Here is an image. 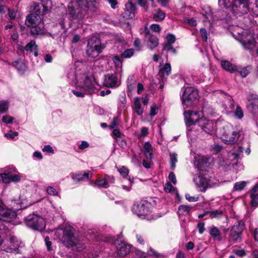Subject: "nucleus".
<instances>
[{
  "label": "nucleus",
  "instance_id": "obj_1",
  "mask_svg": "<svg viewBox=\"0 0 258 258\" xmlns=\"http://www.w3.org/2000/svg\"><path fill=\"white\" fill-rule=\"evenodd\" d=\"M99 0H74L68 6L67 14L71 20H80L89 13L96 12Z\"/></svg>",
  "mask_w": 258,
  "mask_h": 258
},
{
  "label": "nucleus",
  "instance_id": "obj_2",
  "mask_svg": "<svg viewBox=\"0 0 258 258\" xmlns=\"http://www.w3.org/2000/svg\"><path fill=\"white\" fill-rule=\"evenodd\" d=\"M48 8L43 5H35L33 11L26 18L25 24L30 27V33L35 37L45 33L43 23V15L48 12Z\"/></svg>",
  "mask_w": 258,
  "mask_h": 258
},
{
  "label": "nucleus",
  "instance_id": "obj_3",
  "mask_svg": "<svg viewBox=\"0 0 258 258\" xmlns=\"http://www.w3.org/2000/svg\"><path fill=\"white\" fill-rule=\"evenodd\" d=\"M57 232L62 234V241L63 244L73 250H81L84 247L83 244L74 235V229L70 226L66 227L64 229H59Z\"/></svg>",
  "mask_w": 258,
  "mask_h": 258
},
{
  "label": "nucleus",
  "instance_id": "obj_4",
  "mask_svg": "<svg viewBox=\"0 0 258 258\" xmlns=\"http://www.w3.org/2000/svg\"><path fill=\"white\" fill-rule=\"evenodd\" d=\"M77 89H80L86 91L88 94L95 93L97 91L95 87L96 82L91 75L83 74L76 77Z\"/></svg>",
  "mask_w": 258,
  "mask_h": 258
},
{
  "label": "nucleus",
  "instance_id": "obj_5",
  "mask_svg": "<svg viewBox=\"0 0 258 258\" xmlns=\"http://www.w3.org/2000/svg\"><path fill=\"white\" fill-rule=\"evenodd\" d=\"M218 4L220 7L224 8L231 7V11L235 16L247 12V5L242 0H219Z\"/></svg>",
  "mask_w": 258,
  "mask_h": 258
},
{
  "label": "nucleus",
  "instance_id": "obj_6",
  "mask_svg": "<svg viewBox=\"0 0 258 258\" xmlns=\"http://www.w3.org/2000/svg\"><path fill=\"white\" fill-rule=\"evenodd\" d=\"M221 138L225 143L227 144H235L242 138L241 136V132L234 130L230 125H227L223 127L221 131Z\"/></svg>",
  "mask_w": 258,
  "mask_h": 258
},
{
  "label": "nucleus",
  "instance_id": "obj_7",
  "mask_svg": "<svg viewBox=\"0 0 258 258\" xmlns=\"http://www.w3.org/2000/svg\"><path fill=\"white\" fill-rule=\"evenodd\" d=\"M102 47L100 39L93 36L88 40L86 47V53L91 58H95L101 52Z\"/></svg>",
  "mask_w": 258,
  "mask_h": 258
},
{
  "label": "nucleus",
  "instance_id": "obj_8",
  "mask_svg": "<svg viewBox=\"0 0 258 258\" xmlns=\"http://www.w3.org/2000/svg\"><path fill=\"white\" fill-rule=\"evenodd\" d=\"M22 246L21 241L14 235H10L5 240L3 249L7 252L18 253L20 252L19 248Z\"/></svg>",
  "mask_w": 258,
  "mask_h": 258
},
{
  "label": "nucleus",
  "instance_id": "obj_9",
  "mask_svg": "<svg viewBox=\"0 0 258 258\" xmlns=\"http://www.w3.org/2000/svg\"><path fill=\"white\" fill-rule=\"evenodd\" d=\"M25 223L27 226L40 231L43 230L46 226L44 219L36 214L27 216L25 219Z\"/></svg>",
  "mask_w": 258,
  "mask_h": 258
},
{
  "label": "nucleus",
  "instance_id": "obj_10",
  "mask_svg": "<svg viewBox=\"0 0 258 258\" xmlns=\"http://www.w3.org/2000/svg\"><path fill=\"white\" fill-rule=\"evenodd\" d=\"M198 97V92L197 89L191 87H185L182 95V105L188 107L191 105L192 102L197 99Z\"/></svg>",
  "mask_w": 258,
  "mask_h": 258
},
{
  "label": "nucleus",
  "instance_id": "obj_11",
  "mask_svg": "<svg viewBox=\"0 0 258 258\" xmlns=\"http://www.w3.org/2000/svg\"><path fill=\"white\" fill-rule=\"evenodd\" d=\"M240 34L238 40L243 48L245 49L252 50L255 46V41L252 35L246 31H242Z\"/></svg>",
  "mask_w": 258,
  "mask_h": 258
},
{
  "label": "nucleus",
  "instance_id": "obj_12",
  "mask_svg": "<svg viewBox=\"0 0 258 258\" xmlns=\"http://www.w3.org/2000/svg\"><path fill=\"white\" fill-rule=\"evenodd\" d=\"M132 211L139 217L148 215L151 212V205L146 201H142L134 205Z\"/></svg>",
  "mask_w": 258,
  "mask_h": 258
},
{
  "label": "nucleus",
  "instance_id": "obj_13",
  "mask_svg": "<svg viewBox=\"0 0 258 258\" xmlns=\"http://www.w3.org/2000/svg\"><path fill=\"white\" fill-rule=\"evenodd\" d=\"M244 223L242 221L235 223L230 231V240L237 242L241 239V235L243 230Z\"/></svg>",
  "mask_w": 258,
  "mask_h": 258
},
{
  "label": "nucleus",
  "instance_id": "obj_14",
  "mask_svg": "<svg viewBox=\"0 0 258 258\" xmlns=\"http://www.w3.org/2000/svg\"><path fill=\"white\" fill-rule=\"evenodd\" d=\"M199 126L205 133L209 135L214 134L217 130L216 122L206 118H201Z\"/></svg>",
  "mask_w": 258,
  "mask_h": 258
},
{
  "label": "nucleus",
  "instance_id": "obj_15",
  "mask_svg": "<svg viewBox=\"0 0 258 258\" xmlns=\"http://www.w3.org/2000/svg\"><path fill=\"white\" fill-rule=\"evenodd\" d=\"M16 213L12 210L6 209L3 203L0 201V229H1L2 221L10 222L16 218Z\"/></svg>",
  "mask_w": 258,
  "mask_h": 258
},
{
  "label": "nucleus",
  "instance_id": "obj_16",
  "mask_svg": "<svg viewBox=\"0 0 258 258\" xmlns=\"http://www.w3.org/2000/svg\"><path fill=\"white\" fill-rule=\"evenodd\" d=\"M184 120L187 126H191L197 123L199 125V121L201 118L200 112L188 110L184 112Z\"/></svg>",
  "mask_w": 258,
  "mask_h": 258
},
{
  "label": "nucleus",
  "instance_id": "obj_17",
  "mask_svg": "<svg viewBox=\"0 0 258 258\" xmlns=\"http://www.w3.org/2000/svg\"><path fill=\"white\" fill-rule=\"evenodd\" d=\"M247 108L253 115H258V97L256 94H249L247 97Z\"/></svg>",
  "mask_w": 258,
  "mask_h": 258
},
{
  "label": "nucleus",
  "instance_id": "obj_18",
  "mask_svg": "<svg viewBox=\"0 0 258 258\" xmlns=\"http://www.w3.org/2000/svg\"><path fill=\"white\" fill-rule=\"evenodd\" d=\"M114 244L116 247L117 254L120 256L127 255L131 250V246L126 243L120 241L118 239L114 241Z\"/></svg>",
  "mask_w": 258,
  "mask_h": 258
},
{
  "label": "nucleus",
  "instance_id": "obj_19",
  "mask_svg": "<svg viewBox=\"0 0 258 258\" xmlns=\"http://www.w3.org/2000/svg\"><path fill=\"white\" fill-rule=\"evenodd\" d=\"M194 182L200 191H205L209 185L207 179L201 175H195L194 177Z\"/></svg>",
  "mask_w": 258,
  "mask_h": 258
},
{
  "label": "nucleus",
  "instance_id": "obj_20",
  "mask_svg": "<svg viewBox=\"0 0 258 258\" xmlns=\"http://www.w3.org/2000/svg\"><path fill=\"white\" fill-rule=\"evenodd\" d=\"M104 85L106 87L113 88L119 85L115 74H107L105 76Z\"/></svg>",
  "mask_w": 258,
  "mask_h": 258
},
{
  "label": "nucleus",
  "instance_id": "obj_21",
  "mask_svg": "<svg viewBox=\"0 0 258 258\" xmlns=\"http://www.w3.org/2000/svg\"><path fill=\"white\" fill-rule=\"evenodd\" d=\"M209 161V158L198 156L195 158L194 165L196 167L198 168L199 169L203 170L205 167H208Z\"/></svg>",
  "mask_w": 258,
  "mask_h": 258
},
{
  "label": "nucleus",
  "instance_id": "obj_22",
  "mask_svg": "<svg viewBox=\"0 0 258 258\" xmlns=\"http://www.w3.org/2000/svg\"><path fill=\"white\" fill-rule=\"evenodd\" d=\"M137 10L136 6L131 2H128L125 5V11L124 13V17L126 19H133L135 17V14Z\"/></svg>",
  "mask_w": 258,
  "mask_h": 258
},
{
  "label": "nucleus",
  "instance_id": "obj_23",
  "mask_svg": "<svg viewBox=\"0 0 258 258\" xmlns=\"http://www.w3.org/2000/svg\"><path fill=\"white\" fill-rule=\"evenodd\" d=\"M201 114V118H206V117L215 116L217 113L209 105L205 104L202 108Z\"/></svg>",
  "mask_w": 258,
  "mask_h": 258
},
{
  "label": "nucleus",
  "instance_id": "obj_24",
  "mask_svg": "<svg viewBox=\"0 0 258 258\" xmlns=\"http://www.w3.org/2000/svg\"><path fill=\"white\" fill-rule=\"evenodd\" d=\"M251 203L253 207L258 206V183L255 184L251 190Z\"/></svg>",
  "mask_w": 258,
  "mask_h": 258
},
{
  "label": "nucleus",
  "instance_id": "obj_25",
  "mask_svg": "<svg viewBox=\"0 0 258 258\" xmlns=\"http://www.w3.org/2000/svg\"><path fill=\"white\" fill-rule=\"evenodd\" d=\"M134 109L136 113L139 115H142L144 112V108L141 105V98L137 97L134 100Z\"/></svg>",
  "mask_w": 258,
  "mask_h": 258
},
{
  "label": "nucleus",
  "instance_id": "obj_26",
  "mask_svg": "<svg viewBox=\"0 0 258 258\" xmlns=\"http://www.w3.org/2000/svg\"><path fill=\"white\" fill-rule=\"evenodd\" d=\"M159 44L158 39L154 35L149 34L148 38L147 46L150 49H153L158 46Z\"/></svg>",
  "mask_w": 258,
  "mask_h": 258
},
{
  "label": "nucleus",
  "instance_id": "obj_27",
  "mask_svg": "<svg viewBox=\"0 0 258 258\" xmlns=\"http://www.w3.org/2000/svg\"><path fill=\"white\" fill-rule=\"evenodd\" d=\"M12 65L20 74L24 73L27 68L25 63L21 59H18L14 61L12 63Z\"/></svg>",
  "mask_w": 258,
  "mask_h": 258
},
{
  "label": "nucleus",
  "instance_id": "obj_28",
  "mask_svg": "<svg viewBox=\"0 0 258 258\" xmlns=\"http://www.w3.org/2000/svg\"><path fill=\"white\" fill-rule=\"evenodd\" d=\"M210 234L214 239L217 241L222 240V234L220 231L215 226H212L210 230Z\"/></svg>",
  "mask_w": 258,
  "mask_h": 258
},
{
  "label": "nucleus",
  "instance_id": "obj_29",
  "mask_svg": "<svg viewBox=\"0 0 258 258\" xmlns=\"http://www.w3.org/2000/svg\"><path fill=\"white\" fill-rule=\"evenodd\" d=\"M110 179L114 180V178L109 176H105L104 178H100L98 179L96 181L95 184L98 186L107 188L108 186V181Z\"/></svg>",
  "mask_w": 258,
  "mask_h": 258
},
{
  "label": "nucleus",
  "instance_id": "obj_30",
  "mask_svg": "<svg viewBox=\"0 0 258 258\" xmlns=\"http://www.w3.org/2000/svg\"><path fill=\"white\" fill-rule=\"evenodd\" d=\"M144 154L147 160L151 161L153 158L152 148L151 145L149 142L145 143L144 145Z\"/></svg>",
  "mask_w": 258,
  "mask_h": 258
},
{
  "label": "nucleus",
  "instance_id": "obj_31",
  "mask_svg": "<svg viewBox=\"0 0 258 258\" xmlns=\"http://www.w3.org/2000/svg\"><path fill=\"white\" fill-rule=\"evenodd\" d=\"M171 68L169 63H166L162 69H161L159 72V76L164 78L166 76H168L171 73Z\"/></svg>",
  "mask_w": 258,
  "mask_h": 258
},
{
  "label": "nucleus",
  "instance_id": "obj_32",
  "mask_svg": "<svg viewBox=\"0 0 258 258\" xmlns=\"http://www.w3.org/2000/svg\"><path fill=\"white\" fill-rule=\"evenodd\" d=\"M215 95L219 97V94L225 96L226 100L228 102V106L230 109H233L234 107V101L232 99L231 97L228 94L224 93L222 91L217 90L214 92Z\"/></svg>",
  "mask_w": 258,
  "mask_h": 258
},
{
  "label": "nucleus",
  "instance_id": "obj_33",
  "mask_svg": "<svg viewBox=\"0 0 258 258\" xmlns=\"http://www.w3.org/2000/svg\"><path fill=\"white\" fill-rule=\"evenodd\" d=\"M221 64L223 69L230 73H233L237 70V67L228 61H222Z\"/></svg>",
  "mask_w": 258,
  "mask_h": 258
},
{
  "label": "nucleus",
  "instance_id": "obj_34",
  "mask_svg": "<svg viewBox=\"0 0 258 258\" xmlns=\"http://www.w3.org/2000/svg\"><path fill=\"white\" fill-rule=\"evenodd\" d=\"M72 178L75 181H80L83 180H88L89 172H86L84 174L79 173L72 176Z\"/></svg>",
  "mask_w": 258,
  "mask_h": 258
},
{
  "label": "nucleus",
  "instance_id": "obj_35",
  "mask_svg": "<svg viewBox=\"0 0 258 258\" xmlns=\"http://www.w3.org/2000/svg\"><path fill=\"white\" fill-rule=\"evenodd\" d=\"M112 61L114 64L116 71L121 72L122 71V60L121 56L115 55L112 58Z\"/></svg>",
  "mask_w": 258,
  "mask_h": 258
},
{
  "label": "nucleus",
  "instance_id": "obj_36",
  "mask_svg": "<svg viewBox=\"0 0 258 258\" xmlns=\"http://www.w3.org/2000/svg\"><path fill=\"white\" fill-rule=\"evenodd\" d=\"M165 17V13L160 9H157L156 10L153 14V19L155 21H161L164 19Z\"/></svg>",
  "mask_w": 258,
  "mask_h": 258
},
{
  "label": "nucleus",
  "instance_id": "obj_37",
  "mask_svg": "<svg viewBox=\"0 0 258 258\" xmlns=\"http://www.w3.org/2000/svg\"><path fill=\"white\" fill-rule=\"evenodd\" d=\"M191 207L188 205H180L178 207V214L179 215H186L191 210Z\"/></svg>",
  "mask_w": 258,
  "mask_h": 258
},
{
  "label": "nucleus",
  "instance_id": "obj_38",
  "mask_svg": "<svg viewBox=\"0 0 258 258\" xmlns=\"http://www.w3.org/2000/svg\"><path fill=\"white\" fill-rule=\"evenodd\" d=\"M169 156L170 168L173 170L175 168L176 163L177 162V154L175 153H170Z\"/></svg>",
  "mask_w": 258,
  "mask_h": 258
},
{
  "label": "nucleus",
  "instance_id": "obj_39",
  "mask_svg": "<svg viewBox=\"0 0 258 258\" xmlns=\"http://www.w3.org/2000/svg\"><path fill=\"white\" fill-rule=\"evenodd\" d=\"M236 71L237 72L242 78H245L250 73V68L249 67H244L239 69L237 68Z\"/></svg>",
  "mask_w": 258,
  "mask_h": 258
},
{
  "label": "nucleus",
  "instance_id": "obj_40",
  "mask_svg": "<svg viewBox=\"0 0 258 258\" xmlns=\"http://www.w3.org/2000/svg\"><path fill=\"white\" fill-rule=\"evenodd\" d=\"M37 45L36 44V42L34 40H31L30 42L26 44L24 47V50L27 51L37 50Z\"/></svg>",
  "mask_w": 258,
  "mask_h": 258
},
{
  "label": "nucleus",
  "instance_id": "obj_41",
  "mask_svg": "<svg viewBox=\"0 0 258 258\" xmlns=\"http://www.w3.org/2000/svg\"><path fill=\"white\" fill-rule=\"evenodd\" d=\"M11 174L12 172H5L1 174V177L4 183H9L11 182Z\"/></svg>",
  "mask_w": 258,
  "mask_h": 258
},
{
  "label": "nucleus",
  "instance_id": "obj_42",
  "mask_svg": "<svg viewBox=\"0 0 258 258\" xmlns=\"http://www.w3.org/2000/svg\"><path fill=\"white\" fill-rule=\"evenodd\" d=\"M134 50L133 49H126L121 54V57L122 58H130L134 55Z\"/></svg>",
  "mask_w": 258,
  "mask_h": 258
},
{
  "label": "nucleus",
  "instance_id": "obj_43",
  "mask_svg": "<svg viewBox=\"0 0 258 258\" xmlns=\"http://www.w3.org/2000/svg\"><path fill=\"white\" fill-rule=\"evenodd\" d=\"M234 116L238 119H241L243 117V112L239 106H237L234 112Z\"/></svg>",
  "mask_w": 258,
  "mask_h": 258
},
{
  "label": "nucleus",
  "instance_id": "obj_44",
  "mask_svg": "<svg viewBox=\"0 0 258 258\" xmlns=\"http://www.w3.org/2000/svg\"><path fill=\"white\" fill-rule=\"evenodd\" d=\"M246 182L242 181L240 182H237L235 183L234 188L235 190H241L243 189L244 187L246 186Z\"/></svg>",
  "mask_w": 258,
  "mask_h": 258
},
{
  "label": "nucleus",
  "instance_id": "obj_45",
  "mask_svg": "<svg viewBox=\"0 0 258 258\" xmlns=\"http://www.w3.org/2000/svg\"><path fill=\"white\" fill-rule=\"evenodd\" d=\"M9 108L8 102L5 101H0V114L7 111Z\"/></svg>",
  "mask_w": 258,
  "mask_h": 258
},
{
  "label": "nucleus",
  "instance_id": "obj_46",
  "mask_svg": "<svg viewBox=\"0 0 258 258\" xmlns=\"http://www.w3.org/2000/svg\"><path fill=\"white\" fill-rule=\"evenodd\" d=\"M222 215L223 212L221 210L210 211V216L212 218H220Z\"/></svg>",
  "mask_w": 258,
  "mask_h": 258
},
{
  "label": "nucleus",
  "instance_id": "obj_47",
  "mask_svg": "<svg viewBox=\"0 0 258 258\" xmlns=\"http://www.w3.org/2000/svg\"><path fill=\"white\" fill-rule=\"evenodd\" d=\"M118 171L123 177H126L129 173V170L125 166H122L118 168Z\"/></svg>",
  "mask_w": 258,
  "mask_h": 258
},
{
  "label": "nucleus",
  "instance_id": "obj_48",
  "mask_svg": "<svg viewBox=\"0 0 258 258\" xmlns=\"http://www.w3.org/2000/svg\"><path fill=\"white\" fill-rule=\"evenodd\" d=\"M79 90H73V94L78 97H84L85 94H88L86 91L78 89Z\"/></svg>",
  "mask_w": 258,
  "mask_h": 258
},
{
  "label": "nucleus",
  "instance_id": "obj_49",
  "mask_svg": "<svg viewBox=\"0 0 258 258\" xmlns=\"http://www.w3.org/2000/svg\"><path fill=\"white\" fill-rule=\"evenodd\" d=\"M46 191L48 194L50 196H57L58 192L52 186H49L46 188Z\"/></svg>",
  "mask_w": 258,
  "mask_h": 258
},
{
  "label": "nucleus",
  "instance_id": "obj_50",
  "mask_svg": "<svg viewBox=\"0 0 258 258\" xmlns=\"http://www.w3.org/2000/svg\"><path fill=\"white\" fill-rule=\"evenodd\" d=\"M21 179V176L20 174H14L12 173L11 174V182H18L20 181Z\"/></svg>",
  "mask_w": 258,
  "mask_h": 258
},
{
  "label": "nucleus",
  "instance_id": "obj_51",
  "mask_svg": "<svg viewBox=\"0 0 258 258\" xmlns=\"http://www.w3.org/2000/svg\"><path fill=\"white\" fill-rule=\"evenodd\" d=\"M137 4L139 6L144 8L146 10L148 8L147 0H138Z\"/></svg>",
  "mask_w": 258,
  "mask_h": 258
},
{
  "label": "nucleus",
  "instance_id": "obj_52",
  "mask_svg": "<svg viewBox=\"0 0 258 258\" xmlns=\"http://www.w3.org/2000/svg\"><path fill=\"white\" fill-rule=\"evenodd\" d=\"M45 245L47 247V249L48 251H51L52 250V248L51 246L52 242L51 241L49 240V237L47 236L44 239Z\"/></svg>",
  "mask_w": 258,
  "mask_h": 258
},
{
  "label": "nucleus",
  "instance_id": "obj_53",
  "mask_svg": "<svg viewBox=\"0 0 258 258\" xmlns=\"http://www.w3.org/2000/svg\"><path fill=\"white\" fill-rule=\"evenodd\" d=\"M172 44L170 43H166L164 46V50L166 51H171L173 53H175L176 50L175 49L172 47Z\"/></svg>",
  "mask_w": 258,
  "mask_h": 258
},
{
  "label": "nucleus",
  "instance_id": "obj_54",
  "mask_svg": "<svg viewBox=\"0 0 258 258\" xmlns=\"http://www.w3.org/2000/svg\"><path fill=\"white\" fill-rule=\"evenodd\" d=\"M197 228L199 230V233L202 234H203L205 230V223L204 222H199L197 225Z\"/></svg>",
  "mask_w": 258,
  "mask_h": 258
},
{
  "label": "nucleus",
  "instance_id": "obj_55",
  "mask_svg": "<svg viewBox=\"0 0 258 258\" xmlns=\"http://www.w3.org/2000/svg\"><path fill=\"white\" fill-rule=\"evenodd\" d=\"M14 118L9 115H4L3 117L2 120L6 123H11L13 122Z\"/></svg>",
  "mask_w": 258,
  "mask_h": 258
},
{
  "label": "nucleus",
  "instance_id": "obj_56",
  "mask_svg": "<svg viewBox=\"0 0 258 258\" xmlns=\"http://www.w3.org/2000/svg\"><path fill=\"white\" fill-rule=\"evenodd\" d=\"M184 22L185 23L188 24L189 25H190L191 26H195L197 24V21H196V20L194 18H191V19L185 18L184 19Z\"/></svg>",
  "mask_w": 258,
  "mask_h": 258
},
{
  "label": "nucleus",
  "instance_id": "obj_57",
  "mask_svg": "<svg viewBox=\"0 0 258 258\" xmlns=\"http://www.w3.org/2000/svg\"><path fill=\"white\" fill-rule=\"evenodd\" d=\"M158 109L157 106L155 104H154L151 107L150 115L151 117L157 113Z\"/></svg>",
  "mask_w": 258,
  "mask_h": 258
},
{
  "label": "nucleus",
  "instance_id": "obj_58",
  "mask_svg": "<svg viewBox=\"0 0 258 258\" xmlns=\"http://www.w3.org/2000/svg\"><path fill=\"white\" fill-rule=\"evenodd\" d=\"M164 189L165 191L170 192L174 190V187L170 183L167 182L165 185Z\"/></svg>",
  "mask_w": 258,
  "mask_h": 258
},
{
  "label": "nucleus",
  "instance_id": "obj_59",
  "mask_svg": "<svg viewBox=\"0 0 258 258\" xmlns=\"http://www.w3.org/2000/svg\"><path fill=\"white\" fill-rule=\"evenodd\" d=\"M119 124L118 119L117 118H114L111 121L110 124L109 125V127L111 128H114L116 126L118 125Z\"/></svg>",
  "mask_w": 258,
  "mask_h": 258
},
{
  "label": "nucleus",
  "instance_id": "obj_60",
  "mask_svg": "<svg viewBox=\"0 0 258 258\" xmlns=\"http://www.w3.org/2000/svg\"><path fill=\"white\" fill-rule=\"evenodd\" d=\"M167 43H170L172 44L175 41V38L173 35L172 34H168L167 37Z\"/></svg>",
  "mask_w": 258,
  "mask_h": 258
},
{
  "label": "nucleus",
  "instance_id": "obj_61",
  "mask_svg": "<svg viewBox=\"0 0 258 258\" xmlns=\"http://www.w3.org/2000/svg\"><path fill=\"white\" fill-rule=\"evenodd\" d=\"M185 199L188 201L189 202H196L198 201V197H191L190 196L189 194H186L185 195Z\"/></svg>",
  "mask_w": 258,
  "mask_h": 258
},
{
  "label": "nucleus",
  "instance_id": "obj_62",
  "mask_svg": "<svg viewBox=\"0 0 258 258\" xmlns=\"http://www.w3.org/2000/svg\"><path fill=\"white\" fill-rule=\"evenodd\" d=\"M42 151L43 152H46L49 153H53L54 151L52 149V148L50 145H46L44 146L43 148L42 149Z\"/></svg>",
  "mask_w": 258,
  "mask_h": 258
},
{
  "label": "nucleus",
  "instance_id": "obj_63",
  "mask_svg": "<svg viewBox=\"0 0 258 258\" xmlns=\"http://www.w3.org/2000/svg\"><path fill=\"white\" fill-rule=\"evenodd\" d=\"M151 29L156 32H159L161 30V27L158 24H152L150 26Z\"/></svg>",
  "mask_w": 258,
  "mask_h": 258
},
{
  "label": "nucleus",
  "instance_id": "obj_64",
  "mask_svg": "<svg viewBox=\"0 0 258 258\" xmlns=\"http://www.w3.org/2000/svg\"><path fill=\"white\" fill-rule=\"evenodd\" d=\"M134 45L139 50L141 49V41L139 38H136L134 42Z\"/></svg>",
  "mask_w": 258,
  "mask_h": 258
}]
</instances>
